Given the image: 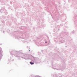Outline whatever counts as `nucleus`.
Wrapping results in <instances>:
<instances>
[{
  "mask_svg": "<svg viewBox=\"0 0 77 77\" xmlns=\"http://www.w3.org/2000/svg\"><path fill=\"white\" fill-rule=\"evenodd\" d=\"M46 43H47V42H46Z\"/></svg>",
  "mask_w": 77,
  "mask_h": 77,
  "instance_id": "2",
  "label": "nucleus"
},
{
  "mask_svg": "<svg viewBox=\"0 0 77 77\" xmlns=\"http://www.w3.org/2000/svg\"><path fill=\"white\" fill-rule=\"evenodd\" d=\"M30 64H31V65H33V64H34V63H32L31 62H30Z\"/></svg>",
  "mask_w": 77,
  "mask_h": 77,
  "instance_id": "1",
  "label": "nucleus"
}]
</instances>
